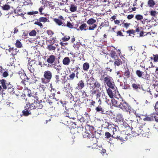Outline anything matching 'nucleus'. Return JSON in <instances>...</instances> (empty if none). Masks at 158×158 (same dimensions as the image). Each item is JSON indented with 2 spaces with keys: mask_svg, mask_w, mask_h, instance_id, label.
<instances>
[{
  "mask_svg": "<svg viewBox=\"0 0 158 158\" xmlns=\"http://www.w3.org/2000/svg\"><path fill=\"white\" fill-rule=\"evenodd\" d=\"M122 102V103H121L119 108L124 111H128L131 110V107L127 103L123 101V99Z\"/></svg>",
  "mask_w": 158,
  "mask_h": 158,
  "instance_id": "obj_7",
  "label": "nucleus"
},
{
  "mask_svg": "<svg viewBox=\"0 0 158 158\" xmlns=\"http://www.w3.org/2000/svg\"><path fill=\"white\" fill-rule=\"evenodd\" d=\"M67 96L69 98L72 100H73L74 99V97L73 95H72V94L71 93H68Z\"/></svg>",
  "mask_w": 158,
  "mask_h": 158,
  "instance_id": "obj_53",
  "label": "nucleus"
},
{
  "mask_svg": "<svg viewBox=\"0 0 158 158\" xmlns=\"http://www.w3.org/2000/svg\"><path fill=\"white\" fill-rule=\"evenodd\" d=\"M49 6L51 9H53L54 8L55 5L53 2H50L49 3Z\"/></svg>",
  "mask_w": 158,
  "mask_h": 158,
  "instance_id": "obj_60",
  "label": "nucleus"
},
{
  "mask_svg": "<svg viewBox=\"0 0 158 158\" xmlns=\"http://www.w3.org/2000/svg\"><path fill=\"white\" fill-rule=\"evenodd\" d=\"M8 51L10 53V55H13L14 56L16 54L18 51L16 48H10L8 49Z\"/></svg>",
  "mask_w": 158,
  "mask_h": 158,
  "instance_id": "obj_17",
  "label": "nucleus"
},
{
  "mask_svg": "<svg viewBox=\"0 0 158 158\" xmlns=\"http://www.w3.org/2000/svg\"><path fill=\"white\" fill-rule=\"evenodd\" d=\"M79 73V72H76L75 73L73 72H72L69 75V79L70 80H74L75 77H76L77 79H78L79 78L78 76Z\"/></svg>",
  "mask_w": 158,
  "mask_h": 158,
  "instance_id": "obj_16",
  "label": "nucleus"
},
{
  "mask_svg": "<svg viewBox=\"0 0 158 158\" xmlns=\"http://www.w3.org/2000/svg\"><path fill=\"white\" fill-rule=\"evenodd\" d=\"M89 65L88 62H85L84 63L83 65V69L85 71H87L89 68Z\"/></svg>",
  "mask_w": 158,
  "mask_h": 158,
  "instance_id": "obj_26",
  "label": "nucleus"
},
{
  "mask_svg": "<svg viewBox=\"0 0 158 158\" xmlns=\"http://www.w3.org/2000/svg\"><path fill=\"white\" fill-rule=\"evenodd\" d=\"M60 81V77L58 75H56L55 76V82L56 83H57Z\"/></svg>",
  "mask_w": 158,
  "mask_h": 158,
  "instance_id": "obj_58",
  "label": "nucleus"
},
{
  "mask_svg": "<svg viewBox=\"0 0 158 158\" xmlns=\"http://www.w3.org/2000/svg\"><path fill=\"white\" fill-rule=\"evenodd\" d=\"M135 18L137 20H141L143 19V16L140 14H138L135 15Z\"/></svg>",
  "mask_w": 158,
  "mask_h": 158,
  "instance_id": "obj_46",
  "label": "nucleus"
},
{
  "mask_svg": "<svg viewBox=\"0 0 158 158\" xmlns=\"http://www.w3.org/2000/svg\"><path fill=\"white\" fill-rule=\"evenodd\" d=\"M140 127L138 128L135 127L134 129V131H132V132L135 135H139L140 131Z\"/></svg>",
  "mask_w": 158,
  "mask_h": 158,
  "instance_id": "obj_28",
  "label": "nucleus"
},
{
  "mask_svg": "<svg viewBox=\"0 0 158 158\" xmlns=\"http://www.w3.org/2000/svg\"><path fill=\"white\" fill-rule=\"evenodd\" d=\"M38 13V11H30L28 12L27 13V14L28 15H32L35 14H37Z\"/></svg>",
  "mask_w": 158,
  "mask_h": 158,
  "instance_id": "obj_57",
  "label": "nucleus"
},
{
  "mask_svg": "<svg viewBox=\"0 0 158 158\" xmlns=\"http://www.w3.org/2000/svg\"><path fill=\"white\" fill-rule=\"evenodd\" d=\"M116 118L117 122L123 121V116L121 114H118L117 115Z\"/></svg>",
  "mask_w": 158,
  "mask_h": 158,
  "instance_id": "obj_27",
  "label": "nucleus"
},
{
  "mask_svg": "<svg viewBox=\"0 0 158 158\" xmlns=\"http://www.w3.org/2000/svg\"><path fill=\"white\" fill-rule=\"evenodd\" d=\"M56 59V57L55 55H51L48 57L47 61L50 64H52L55 62Z\"/></svg>",
  "mask_w": 158,
  "mask_h": 158,
  "instance_id": "obj_13",
  "label": "nucleus"
},
{
  "mask_svg": "<svg viewBox=\"0 0 158 158\" xmlns=\"http://www.w3.org/2000/svg\"><path fill=\"white\" fill-rule=\"evenodd\" d=\"M87 25L85 23H84L82 24L80 27L79 29L81 31L83 30H86V29H85L87 27Z\"/></svg>",
  "mask_w": 158,
  "mask_h": 158,
  "instance_id": "obj_42",
  "label": "nucleus"
},
{
  "mask_svg": "<svg viewBox=\"0 0 158 158\" xmlns=\"http://www.w3.org/2000/svg\"><path fill=\"white\" fill-rule=\"evenodd\" d=\"M148 4L150 7H153L155 5V3L153 0H149Z\"/></svg>",
  "mask_w": 158,
  "mask_h": 158,
  "instance_id": "obj_36",
  "label": "nucleus"
},
{
  "mask_svg": "<svg viewBox=\"0 0 158 158\" xmlns=\"http://www.w3.org/2000/svg\"><path fill=\"white\" fill-rule=\"evenodd\" d=\"M143 70V71H141L139 70H137L136 71V74L139 77H142V74L144 72L145 70L144 69Z\"/></svg>",
  "mask_w": 158,
  "mask_h": 158,
  "instance_id": "obj_32",
  "label": "nucleus"
},
{
  "mask_svg": "<svg viewBox=\"0 0 158 158\" xmlns=\"http://www.w3.org/2000/svg\"><path fill=\"white\" fill-rule=\"evenodd\" d=\"M32 110L34 109H41L43 107L42 104L40 103L39 101H36L33 104H29Z\"/></svg>",
  "mask_w": 158,
  "mask_h": 158,
  "instance_id": "obj_8",
  "label": "nucleus"
},
{
  "mask_svg": "<svg viewBox=\"0 0 158 158\" xmlns=\"http://www.w3.org/2000/svg\"><path fill=\"white\" fill-rule=\"evenodd\" d=\"M132 87L135 90H137L138 89H140V85L138 84L133 83L132 84Z\"/></svg>",
  "mask_w": 158,
  "mask_h": 158,
  "instance_id": "obj_39",
  "label": "nucleus"
},
{
  "mask_svg": "<svg viewBox=\"0 0 158 158\" xmlns=\"http://www.w3.org/2000/svg\"><path fill=\"white\" fill-rule=\"evenodd\" d=\"M157 13L155 10H152L150 11V14L151 16L155 17Z\"/></svg>",
  "mask_w": 158,
  "mask_h": 158,
  "instance_id": "obj_49",
  "label": "nucleus"
},
{
  "mask_svg": "<svg viewBox=\"0 0 158 158\" xmlns=\"http://www.w3.org/2000/svg\"><path fill=\"white\" fill-rule=\"evenodd\" d=\"M26 78H24L23 80L21 82V83L22 85H24L25 86V89L27 87L25 86L27 84H29V82L28 81V80H29V78H28L27 77Z\"/></svg>",
  "mask_w": 158,
  "mask_h": 158,
  "instance_id": "obj_25",
  "label": "nucleus"
},
{
  "mask_svg": "<svg viewBox=\"0 0 158 158\" xmlns=\"http://www.w3.org/2000/svg\"><path fill=\"white\" fill-rule=\"evenodd\" d=\"M96 22V20L93 18L89 19L87 21V23L90 25L88 29L89 30H93L97 27V25L94 24Z\"/></svg>",
  "mask_w": 158,
  "mask_h": 158,
  "instance_id": "obj_5",
  "label": "nucleus"
},
{
  "mask_svg": "<svg viewBox=\"0 0 158 158\" xmlns=\"http://www.w3.org/2000/svg\"><path fill=\"white\" fill-rule=\"evenodd\" d=\"M46 48L49 51H54L56 49V47L53 45H49L47 46Z\"/></svg>",
  "mask_w": 158,
  "mask_h": 158,
  "instance_id": "obj_31",
  "label": "nucleus"
},
{
  "mask_svg": "<svg viewBox=\"0 0 158 158\" xmlns=\"http://www.w3.org/2000/svg\"><path fill=\"white\" fill-rule=\"evenodd\" d=\"M122 64V61L119 58V57L117 58V59L114 60V64L115 66H119Z\"/></svg>",
  "mask_w": 158,
  "mask_h": 158,
  "instance_id": "obj_20",
  "label": "nucleus"
},
{
  "mask_svg": "<svg viewBox=\"0 0 158 158\" xmlns=\"http://www.w3.org/2000/svg\"><path fill=\"white\" fill-rule=\"evenodd\" d=\"M19 74H21V75H20L19 77L22 80L25 78L26 77H27L26 74H24L21 71H19Z\"/></svg>",
  "mask_w": 158,
  "mask_h": 158,
  "instance_id": "obj_45",
  "label": "nucleus"
},
{
  "mask_svg": "<svg viewBox=\"0 0 158 158\" xmlns=\"http://www.w3.org/2000/svg\"><path fill=\"white\" fill-rule=\"evenodd\" d=\"M66 26L69 28H73V25L69 21H67Z\"/></svg>",
  "mask_w": 158,
  "mask_h": 158,
  "instance_id": "obj_52",
  "label": "nucleus"
},
{
  "mask_svg": "<svg viewBox=\"0 0 158 158\" xmlns=\"http://www.w3.org/2000/svg\"><path fill=\"white\" fill-rule=\"evenodd\" d=\"M122 100L123 98H117L116 100L114 99H112V103L113 106L119 108L121 103H122Z\"/></svg>",
  "mask_w": 158,
  "mask_h": 158,
  "instance_id": "obj_11",
  "label": "nucleus"
},
{
  "mask_svg": "<svg viewBox=\"0 0 158 158\" xmlns=\"http://www.w3.org/2000/svg\"><path fill=\"white\" fill-rule=\"evenodd\" d=\"M65 108L68 111V112H69V118L73 119L76 118L75 117L76 116V113L73 109H71L69 110L66 107Z\"/></svg>",
  "mask_w": 158,
  "mask_h": 158,
  "instance_id": "obj_9",
  "label": "nucleus"
},
{
  "mask_svg": "<svg viewBox=\"0 0 158 158\" xmlns=\"http://www.w3.org/2000/svg\"><path fill=\"white\" fill-rule=\"evenodd\" d=\"M95 103L96 102L95 101H93V100H92L90 102L89 105L91 107L92 106H95Z\"/></svg>",
  "mask_w": 158,
  "mask_h": 158,
  "instance_id": "obj_63",
  "label": "nucleus"
},
{
  "mask_svg": "<svg viewBox=\"0 0 158 158\" xmlns=\"http://www.w3.org/2000/svg\"><path fill=\"white\" fill-rule=\"evenodd\" d=\"M100 105L99 104V105L98 107H96L95 108V110L97 112H99L101 111L102 112V113L104 114L105 111L100 106Z\"/></svg>",
  "mask_w": 158,
  "mask_h": 158,
  "instance_id": "obj_34",
  "label": "nucleus"
},
{
  "mask_svg": "<svg viewBox=\"0 0 158 158\" xmlns=\"http://www.w3.org/2000/svg\"><path fill=\"white\" fill-rule=\"evenodd\" d=\"M15 45L18 48H21L22 47V44L20 41L18 40H17Z\"/></svg>",
  "mask_w": 158,
  "mask_h": 158,
  "instance_id": "obj_41",
  "label": "nucleus"
},
{
  "mask_svg": "<svg viewBox=\"0 0 158 158\" xmlns=\"http://www.w3.org/2000/svg\"><path fill=\"white\" fill-rule=\"evenodd\" d=\"M97 91L96 90H95V89H93H93L91 90L90 91V92L91 93V96H93L94 95H95L97 94Z\"/></svg>",
  "mask_w": 158,
  "mask_h": 158,
  "instance_id": "obj_51",
  "label": "nucleus"
},
{
  "mask_svg": "<svg viewBox=\"0 0 158 158\" xmlns=\"http://www.w3.org/2000/svg\"><path fill=\"white\" fill-rule=\"evenodd\" d=\"M36 31L34 30H32L29 33V35L31 36H35L36 35Z\"/></svg>",
  "mask_w": 158,
  "mask_h": 158,
  "instance_id": "obj_50",
  "label": "nucleus"
},
{
  "mask_svg": "<svg viewBox=\"0 0 158 158\" xmlns=\"http://www.w3.org/2000/svg\"><path fill=\"white\" fill-rule=\"evenodd\" d=\"M153 58L152 57H151V59H153V60L155 62H157L158 61V54H153Z\"/></svg>",
  "mask_w": 158,
  "mask_h": 158,
  "instance_id": "obj_44",
  "label": "nucleus"
},
{
  "mask_svg": "<svg viewBox=\"0 0 158 158\" xmlns=\"http://www.w3.org/2000/svg\"><path fill=\"white\" fill-rule=\"evenodd\" d=\"M80 122L78 121L77 122V124L79 125L77 126V132L79 133L82 132L83 131V129L84 128L83 126V123H81L82 121H84L83 118H81L80 120Z\"/></svg>",
  "mask_w": 158,
  "mask_h": 158,
  "instance_id": "obj_12",
  "label": "nucleus"
},
{
  "mask_svg": "<svg viewBox=\"0 0 158 158\" xmlns=\"http://www.w3.org/2000/svg\"><path fill=\"white\" fill-rule=\"evenodd\" d=\"M70 39V37L69 36L66 35L62 38V40L64 42L68 41Z\"/></svg>",
  "mask_w": 158,
  "mask_h": 158,
  "instance_id": "obj_47",
  "label": "nucleus"
},
{
  "mask_svg": "<svg viewBox=\"0 0 158 158\" xmlns=\"http://www.w3.org/2000/svg\"><path fill=\"white\" fill-rule=\"evenodd\" d=\"M143 119L144 121H151L153 120V117L151 115H146Z\"/></svg>",
  "mask_w": 158,
  "mask_h": 158,
  "instance_id": "obj_30",
  "label": "nucleus"
},
{
  "mask_svg": "<svg viewBox=\"0 0 158 158\" xmlns=\"http://www.w3.org/2000/svg\"><path fill=\"white\" fill-rule=\"evenodd\" d=\"M85 129L86 131H89L91 133H93L95 130V128L92 126L87 124L85 126Z\"/></svg>",
  "mask_w": 158,
  "mask_h": 158,
  "instance_id": "obj_18",
  "label": "nucleus"
},
{
  "mask_svg": "<svg viewBox=\"0 0 158 158\" xmlns=\"http://www.w3.org/2000/svg\"><path fill=\"white\" fill-rule=\"evenodd\" d=\"M77 6L74 4H71L70 8V10L72 12H74L76 10Z\"/></svg>",
  "mask_w": 158,
  "mask_h": 158,
  "instance_id": "obj_35",
  "label": "nucleus"
},
{
  "mask_svg": "<svg viewBox=\"0 0 158 158\" xmlns=\"http://www.w3.org/2000/svg\"><path fill=\"white\" fill-rule=\"evenodd\" d=\"M48 19L46 17H41L39 18V19H36L37 21H39L40 22L45 23L47 21Z\"/></svg>",
  "mask_w": 158,
  "mask_h": 158,
  "instance_id": "obj_43",
  "label": "nucleus"
},
{
  "mask_svg": "<svg viewBox=\"0 0 158 158\" xmlns=\"http://www.w3.org/2000/svg\"><path fill=\"white\" fill-rule=\"evenodd\" d=\"M27 92L28 93L27 96L29 97L28 100V102L30 104H33L36 102V101H38V98L35 94L32 95L31 93V90L28 89L27 87H26L25 89V92Z\"/></svg>",
  "mask_w": 158,
  "mask_h": 158,
  "instance_id": "obj_2",
  "label": "nucleus"
},
{
  "mask_svg": "<svg viewBox=\"0 0 158 158\" xmlns=\"http://www.w3.org/2000/svg\"><path fill=\"white\" fill-rule=\"evenodd\" d=\"M0 83L1 84L2 86L4 89H7V85L8 82H6V81L4 79H2L0 80Z\"/></svg>",
  "mask_w": 158,
  "mask_h": 158,
  "instance_id": "obj_24",
  "label": "nucleus"
},
{
  "mask_svg": "<svg viewBox=\"0 0 158 158\" xmlns=\"http://www.w3.org/2000/svg\"><path fill=\"white\" fill-rule=\"evenodd\" d=\"M85 86V83L84 81L82 80H81L77 84V86L76 87V88L78 90H81Z\"/></svg>",
  "mask_w": 158,
  "mask_h": 158,
  "instance_id": "obj_15",
  "label": "nucleus"
},
{
  "mask_svg": "<svg viewBox=\"0 0 158 158\" xmlns=\"http://www.w3.org/2000/svg\"><path fill=\"white\" fill-rule=\"evenodd\" d=\"M71 61L70 59L68 57H64L62 63L63 64L68 65Z\"/></svg>",
  "mask_w": 158,
  "mask_h": 158,
  "instance_id": "obj_23",
  "label": "nucleus"
},
{
  "mask_svg": "<svg viewBox=\"0 0 158 158\" xmlns=\"http://www.w3.org/2000/svg\"><path fill=\"white\" fill-rule=\"evenodd\" d=\"M53 21L59 26H61L63 24V23L59 19H54Z\"/></svg>",
  "mask_w": 158,
  "mask_h": 158,
  "instance_id": "obj_40",
  "label": "nucleus"
},
{
  "mask_svg": "<svg viewBox=\"0 0 158 158\" xmlns=\"http://www.w3.org/2000/svg\"><path fill=\"white\" fill-rule=\"evenodd\" d=\"M147 63L149 64L150 65L148 66V67L146 68V69L147 70H148V68H150L152 67H154V66L153 65V63L152 62H150V61H148L147 62Z\"/></svg>",
  "mask_w": 158,
  "mask_h": 158,
  "instance_id": "obj_56",
  "label": "nucleus"
},
{
  "mask_svg": "<svg viewBox=\"0 0 158 158\" xmlns=\"http://www.w3.org/2000/svg\"><path fill=\"white\" fill-rule=\"evenodd\" d=\"M111 134L108 132H106L105 133V138L107 139H108L111 137Z\"/></svg>",
  "mask_w": 158,
  "mask_h": 158,
  "instance_id": "obj_55",
  "label": "nucleus"
},
{
  "mask_svg": "<svg viewBox=\"0 0 158 158\" xmlns=\"http://www.w3.org/2000/svg\"><path fill=\"white\" fill-rule=\"evenodd\" d=\"M108 97L105 94H103L102 96V98L105 100V102L107 103L108 105H111V103H112V99H113V98H111Z\"/></svg>",
  "mask_w": 158,
  "mask_h": 158,
  "instance_id": "obj_14",
  "label": "nucleus"
},
{
  "mask_svg": "<svg viewBox=\"0 0 158 158\" xmlns=\"http://www.w3.org/2000/svg\"><path fill=\"white\" fill-rule=\"evenodd\" d=\"M40 22H40L39 21H35L34 23V24L35 25H37L40 27L42 28L43 27V26L42 24Z\"/></svg>",
  "mask_w": 158,
  "mask_h": 158,
  "instance_id": "obj_54",
  "label": "nucleus"
},
{
  "mask_svg": "<svg viewBox=\"0 0 158 158\" xmlns=\"http://www.w3.org/2000/svg\"><path fill=\"white\" fill-rule=\"evenodd\" d=\"M64 115L66 116V118H63L64 120H65V121H64V122L65 123H66L67 124H68V123L69 122L68 121H66V119L67 118L69 117V112H67V111H64Z\"/></svg>",
  "mask_w": 158,
  "mask_h": 158,
  "instance_id": "obj_38",
  "label": "nucleus"
},
{
  "mask_svg": "<svg viewBox=\"0 0 158 158\" xmlns=\"http://www.w3.org/2000/svg\"><path fill=\"white\" fill-rule=\"evenodd\" d=\"M104 82L105 83L109 88L106 89V92L108 96L111 98H113V92L116 91L117 87L115 86L113 80L109 76L107 75L104 79Z\"/></svg>",
  "mask_w": 158,
  "mask_h": 158,
  "instance_id": "obj_1",
  "label": "nucleus"
},
{
  "mask_svg": "<svg viewBox=\"0 0 158 158\" xmlns=\"http://www.w3.org/2000/svg\"><path fill=\"white\" fill-rule=\"evenodd\" d=\"M35 60H32L29 61L28 64V68L31 73H33L35 71Z\"/></svg>",
  "mask_w": 158,
  "mask_h": 158,
  "instance_id": "obj_10",
  "label": "nucleus"
},
{
  "mask_svg": "<svg viewBox=\"0 0 158 158\" xmlns=\"http://www.w3.org/2000/svg\"><path fill=\"white\" fill-rule=\"evenodd\" d=\"M98 135V132L97 133L95 132V133L92 134L91 135V134L88 132H85L83 134V136L84 138H89L91 140H94V142H93V143H96L97 141V139L98 138L96 136L97 135Z\"/></svg>",
  "mask_w": 158,
  "mask_h": 158,
  "instance_id": "obj_4",
  "label": "nucleus"
},
{
  "mask_svg": "<svg viewBox=\"0 0 158 158\" xmlns=\"http://www.w3.org/2000/svg\"><path fill=\"white\" fill-rule=\"evenodd\" d=\"M52 73L50 71L47 70L44 72V78H41L42 83L46 84L49 82L52 78Z\"/></svg>",
  "mask_w": 158,
  "mask_h": 158,
  "instance_id": "obj_3",
  "label": "nucleus"
},
{
  "mask_svg": "<svg viewBox=\"0 0 158 158\" xmlns=\"http://www.w3.org/2000/svg\"><path fill=\"white\" fill-rule=\"evenodd\" d=\"M16 61V59H15L14 56H13V57L10 58V64L12 66H15V62Z\"/></svg>",
  "mask_w": 158,
  "mask_h": 158,
  "instance_id": "obj_37",
  "label": "nucleus"
},
{
  "mask_svg": "<svg viewBox=\"0 0 158 158\" xmlns=\"http://www.w3.org/2000/svg\"><path fill=\"white\" fill-rule=\"evenodd\" d=\"M90 86L92 87L93 89H95L94 86V81H91L89 83Z\"/></svg>",
  "mask_w": 158,
  "mask_h": 158,
  "instance_id": "obj_62",
  "label": "nucleus"
},
{
  "mask_svg": "<svg viewBox=\"0 0 158 158\" xmlns=\"http://www.w3.org/2000/svg\"><path fill=\"white\" fill-rule=\"evenodd\" d=\"M2 8L4 10H8L10 9V6L8 3L5 4L4 5L1 6Z\"/></svg>",
  "mask_w": 158,
  "mask_h": 158,
  "instance_id": "obj_33",
  "label": "nucleus"
},
{
  "mask_svg": "<svg viewBox=\"0 0 158 158\" xmlns=\"http://www.w3.org/2000/svg\"><path fill=\"white\" fill-rule=\"evenodd\" d=\"M101 93L100 91H99L98 93H97L96 95V99H97L98 98H99L98 102L99 105H101L102 104V102L101 99L100 98L101 97Z\"/></svg>",
  "mask_w": 158,
  "mask_h": 158,
  "instance_id": "obj_29",
  "label": "nucleus"
},
{
  "mask_svg": "<svg viewBox=\"0 0 158 158\" xmlns=\"http://www.w3.org/2000/svg\"><path fill=\"white\" fill-rule=\"evenodd\" d=\"M109 56L112 59H114V60L117 59V58L118 57V56L116 55V52L113 50H111L110 52Z\"/></svg>",
  "mask_w": 158,
  "mask_h": 158,
  "instance_id": "obj_22",
  "label": "nucleus"
},
{
  "mask_svg": "<svg viewBox=\"0 0 158 158\" xmlns=\"http://www.w3.org/2000/svg\"><path fill=\"white\" fill-rule=\"evenodd\" d=\"M7 90H8V92H9V93H10L11 94H13L15 93V91H14L13 87L12 88H10V89H7Z\"/></svg>",
  "mask_w": 158,
  "mask_h": 158,
  "instance_id": "obj_59",
  "label": "nucleus"
},
{
  "mask_svg": "<svg viewBox=\"0 0 158 158\" xmlns=\"http://www.w3.org/2000/svg\"><path fill=\"white\" fill-rule=\"evenodd\" d=\"M126 32H127V33L129 34V36H131V34L134 35V33L135 32V31L134 30L132 29V30H130L128 31H126Z\"/></svg>",
  "mask_w": 158,
  "mask_h": 158,
  "instance_id": "obj_48",
  "label": "nucleus"
},
{
  "mask_svg": "<svg viewBox=\"0 0 158 158\" xmlns=\"http://www.w3.org/2000/svg\"><path fill=\"white\" fill-rule=\"evenodd\" d=\"M3 77H6L8 76V73L7 71L4 72L2 75Z\"/></svg>",
  "mask_w": 158,
  "mask_h": 158,
  "instance_id": "obj_64",
  "label": "nucleus"
},
{
  "mask_svg": "<svg viewBox=\"0 0 158 158\" xmlns=\"http://www.w3.org/2000/svg\"><path fill=\"white\" fill-rule=\"evenodd\" d=\"M122 133L119 135V140L121 141H125L127 139V136L126 134H123L122 132H124V131H121Z\"/></svg>",
  "mask_w": 158,
  "mask_h": 158,
  "instance_id": "obj_21",
  "label": "nucleus"
},
{
  "mask_svg": "<svg viewBox=\"0 0 158 158\" xmlns=\"http://www.w3.org/2000/svg\"><path fill=\"white\" fill-rule=\"evenodd\" d=\"M100 84L99 82L95 80V88H99L100 87Z\"/></svg>",
  "mask_w": 158,
  "mask_h": 158,
  "instance_id": "obj_61",
  "label": "nucleus"
},
{
  "mask_svg": "<svg viewBox=\"0 0 158 158\" xmlns=\"http://www.w3.org/2000/svg\"><path fill=\"white\" fill-rule=\"evenodd\" d=\"M125 71L124 72V78L127 79L130 77V73L128 68H125Z\"/></svg>",
  "mask_w": 158,
  "mask_h": 158,
  "instance_id": "obj_19",
  "label": "nucleus"
},
{
  "mask_svg": "<svg viewBox=\"0 0 158 158\" xmlns=\"http://www.w3.org/2000/svg\"><path fill=\"white\" fill-rule=\"evenodd\" d=\"M29 104V103H27L26 105L24 106L25 109L22 111L23 115L24 116H27L31 114L30 110L32 109Z\"/></svg>",
  "mask_w": 158,
  "mask_h": 158,
  "instance_id": "obj_6",
  "label": "nucleus"
}]
</instances>
